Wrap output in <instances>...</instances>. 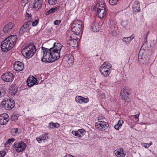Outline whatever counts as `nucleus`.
<instances>
[{
  "instance_id": "obj_50",
  "label": "nucleus",
  "mask_w": 157,
  "mask_h": 157,
  "mask_svg": "<svg viewBox=\"0 0 157 157\" xmlns=\"http://www.w3.org/2000/svg\"><path fill=\"white\" fill-rule=\"evenodd\" d=\"M37 140L39 143H41V141L42 140L41 137H37L36 139Z\"/></svg>"
},
{
  "instance_id": "obj_38",
  "label": "nucleus",
  "mask_w": 157,
  "mask_h": 157,
  "mask_svg": "<svg viewBox=\"0 0 157 157\" xmlns=\"http://www.w3.org/2000/svg\"><path fill=\"white\" fill-rule=\"evenodd\" d=\"M54 12H55V11H54L53 8H52L46 12V15H48L50 13H53Z\"/></svg>"
},
{
  "instance_id": "obj_31",
  "label": "nucleus",
  "mask_w": 157,
  "mask_h": 157,
  "mask_svg": "<svg viewBox=\"0 0 157 157\" xmlns=\"http://www.w3.org/2000/svg\"><path fill=\"white\" fill-rule=\"evenodd\" d=\"M15 141V139L13 138L9 139L4 144L5 146H6L8 144H11Z\"/></svg>"
},
{
  "instance_id": "obj_55",
  "label": "nucleus",
  "mask_w": 157,
  "mask_h": 157,
  "mask_svg": "<svg viewBox=\"0 0 157 157\" xmlns=\"http://www.w3.org/2000/svg\"><path fill=\"white\" fill-rule=\"evenodd\" d=\"M105 97V94L104 93H102L101 94V98H104Z\"/></svg>"
},
{
  "instance_id": "obj_3",
  "label": "nucleus",
  "mask_w": 157,
  "mask_h": 157,
  "mask_svg": "<svg viewBox=\"0 0 157 157\" xmlns=\"http://www.w3.org/2000/svg\"><path fill=\"white\" fill-rule=\"evenodd\" d=\"M82 23L80 20H77L74 21L71 25V30L75 34H79L82 28Z\"/></svg>"
},
{
  "instance_id": "obj_41",
  "label": "nucleus",
  "mask_w": 157,
  "mask_h": 157,
  "mask_svg": "<svg viewBox=\"0 0 157 157\" xmlns=\"http://www.w3.org/2000/svg\"><path fill=\"white\" fill-rule=\"evenodd\" d=\"M29 0H21V3L22 5H23L24 6L28 3V1Z\"/></svg>"
},
{
  "instance_id": "obj_34",
  "label": "nucleus",
  "mask_w": 157,
  "mask_h": 157,
  "mask_svg": "<svg viewBox=\"0 0 157 157\" xmlns=\"http://www.w3.org/2000/svg\"><path fill=\"white\" fill-rule=\"evenodd\" d=\"M26 31L27 29L22 26L19 30V32L20 34H23Z\"/></svg>"
},
{
  "instance_id": "obj_49",
  "label": "nucleus",
  "mask_w": 157,
  "mask_h": 157,
  "mask_svg": "<svg viewBox=\"0 0 157 157\" xmlns=\"http://www.w3.org/2000/svg\"><path fill=\"white\" fill-rule=\"evenodd\" d=\"M61 21L59 20H56L54 22V24L56 25H59Z\"/></svg>"
},
{
  "instance_id": "obj_43",
  "label": "nucleus",
  "mask_w": 157,
  "mask_h": 157,
  "mask_svg": "<svg viewBox=\"0 0 157 157\" xmlns=\"http://www.w3.org/2000/svg\"><path fill=\"white\" fill-rule=\"evenodd\" d=\"M38 23V21L37 20H35L33 21L32 23V25L33 26H34L37 25Z\"/></svg>"
},
{
  "instance_id": "obj_6",
  "label": "nucleus",
  "mask_w": 157,
  "mask_h": 157,
  "mask_svg": "<svg viewBox=\"0 0 157 157\" xmlns=\"http://www.w3.org/2000/svg\"><path fill=\"white\" fill-rule=\"evenodd\" d=\"M27 147L26 144L23 141L15 142L13 148L16 151L19 153L24 151Z\"/></svg>"
},
{
  "instance_id": "obj_8",
  "label": "nucleus",
  "mask_w": 157,
  "mask_h": 157,
  "mask_svg": "<svg viewBox=\"0 0 157 157\" xmlns=\"http://www.w3.org/2000/svg\"><path fill=\"white\" fill-rule=\"evenodd\" d=\"M129 90L126 88H124L121 92V95L123 100L125 102H129L131 101L129 96Z\"/></svg>"
},
{
  "instance_id": "obj_20",
  "label": "nucleus",
  "mask_w": 157,
  "mask_h": 157,
  "mask_svg": "<svg viewBox=\"0 0 157 157\" xmlns=\"http://www.w3.org/2000/svg\"><path fill=\"white\" fill-rule=\"evenodd\" d=\"M63 60L67 62L69 64H71L73 62V56L70 54L66 55L64 57Z\"/></svg>"
},
{
  "instance_id": "obj_10",
  "label": "nucleus",
  "mask_w": 157,
  "mask_h": 157,
  "mask_svg": "<svg viewBox=\"0 0 157 157\" xmlns=\"http://www.w3.org/2000/svg\"><path fill=\"white\" fill-rule=\"evenodd\" d=\"M147 50H144L141 49L139 51L138 54V59L144 60L143 63H145L149 60L148 57L146 55Z\"/></svg>"
},
{
  "instance_id": "obj_21",
  "label": "nucleus",
  "mask_w": 157,
  "mask_h": 157,
  "mask_svg": "<svg viewBox=\"0 0 157 157\" xmlns=\"http://www.w3.org/2000/svg\"><path fill=\"white\" fill-rule=\"evenodd\" d=\"M132 9L133 12H138L140 10V3L138 1H136L134 2Z\"/></svg>"
},
{
  "instance_id": "obj_44",
  "label": "nucleus",
  "mask_w": 157,
  "mask_h": 157,
  "mask_svg": "<svg viewBox=\"0 0 157 157\" xmlns=\"http://www.w3.org/2000/svg\"><path fill=\"white\" fill-rule=\"evenodd\" d=\"M6 154V152L4 151H1L0 152V157H4Z\"/></svg>"
},
{
  "instance_id": "obj_56",
  "label": "nucleus",
  "mask_w": 157,
  "mask_h": 157,
  "mask_svg": "<svg viewBox=\"0 0 157 157\" xmlns=\"http://www.w3.org/2000/svg\"><path fill=\"white\" fill-rule=\"evenodd\" d=\"M68 157H75L74 156L72 155H69V154L68 155Z\"/></svg>"
},
{
  "instance_id": "obj_12",
  "label": "nucleus",
  "mask_w": 157,
  "mask_h": 157,
  "mask_svg": "<svg viewBox=\"0 0 157 157\" xmlns=\"http://www.w3.org/2000/svg\"><path fill=\"white\" fill-rule=\"evenodd\" d=\"M2 79L6 82L12 81L13 79V75L11 73L8 72L4 74L2 76Z\"/></svg>"
},
{
  "instance_id": "obj_54",
  "label": "nucleus",
  "mask_w": 157,
  "mask_h": 157,
  "mask_svg": "<svg viewBox=\"0 0 157 157\" xmlns=\"http://www.w3.org/2000/svg\"><path fill=\"white\" fill-rule=\"evenodd\" d=\"M95 23H93L91 25V28L92 29V28H93L94 26H95Z\"/></svg>"
},
{
  "instance_id": "obj_35",
  "label": "nucleus",
  "mask_w": 157,
  "mask_h": 157,
  "mask_svg": "<svg viewBox=\"0 0 157 157\" xmlns=\"http://www.w3.org/2000/svg\"><path fill=\"white\" fill-rule=\"evenodd\" d=\"M41 137L42 138V140H47L48 138V134L46 133L43 134L42 135Z\"/></svg>"
},
{
  "instance_id": "obj_9",
  "label": "nucleus",
  "mask_w": 157,
  "mask_h": 157,
  "mask_svg": "<svg viewBox=\"0 0 157 157\" xmlns=\"http://www.w3.org/2000/svg\"><path fill=\"white\" fill-rule=\"evenodd\" d=\"M109 125L107 122L104 121H98L95 124V127L102 131H104L106 128Z\"/></svg>"
},
{
  "instance_id": "obj_46",
  "label": "nucleus",
  "mask_w": 157,
  "mask_h": 157,
  "mask_svg": "<svg viewBox=\"0 0 157 157\" xmlns=\"http://www.w3.org/2000/svg\"><path fill=\"white\" fill-rule=\"evenodd\" d=\"M140 114V113H139L138 114L136 115L132 116V117H134L137 120V121H139L138 117H139Z\"/></svg>"
},
{
  "instance_id": "obj_24",
  "label": "nucleus",
  "mask_w": 157,
  "mask_h": 157,
  "mask_svg": "<svg viewBox=\"0 0 157 157\" xmlns=\"http://www.w3.org/2000/svg\"><path fill=\"white\" fill-rule=\"evenodd\" d=\"M134 38L132 36H131L129 37H124L122 39L123 41L125 42L127 44H129L130 42Z\"/></svg>"
},
{
  "instance_id": "obj_53",
  "label": "nucleus",
  "mask_w": 157,
  "mask_h": 157,
  "mask_svg": "<svg viewBox=\"0 0 157 157\" xmlns=\"http://www.w3.org/2000/svg\"><path fill=\"white\" fill-rule=\"evenodd\" d=\"M26 16L27 17H28L29 18V19H31V14H29L28 13H26Z\"/></svg>"
},
{
  "instance_id": "obj_28",
  "label": "nucleus",
  "mask_w": 157,
  "mask_h": 157,
  "mask_svg": "<svg viewBox=\"0 0 157 157\" xmlns=\"http://www.w3.org/2000/svg\"><path fill=\"white\" fill-rule=\"evenodd\" d=\"M27 83L28 86L31 87L34 85L32 77H29L27 81Z\"/></svg>"
},
{
  "instance_id": "obj_23",
  "label": "nucleus",
  "mask_w": 157,
  "mask_h": 157,
  "mask_svg": "<svg viewBox=\"0 0 157 157\" xmlns=\"http://www.w3.org/2000/svg\"><path fill=\"white\" fill-rule=\"evenodd\" d=\"M17 91V88L16 85L11 86L9 89L10 93L11 95H15Z\"/></svg>"
},
{
  "instance_id": "obj_27",
  "label": "nucleus",
  "mask_w": 157,
  "mask_h": 157,
  "mask_svg": "<svg viewBox=\"0 0 157 157\" xmlns=\"http://www.w3.org/2000/svg\"><path fill=\"white\" fill-rule=\"evenodd\" d=\"M11 40L13 42H15L16 43L17 40V36L16 35H11L8 37V40Z\"/></svg>"
},
{
  "instance_id": "obj_48",
  "label": "nucleus",
  "mask_w": 157,
  "mask_h": 157,
  "mask_svg": "<svg viewBox=\"0 0 157 157\" xmlns=\"http://www.w3.org/2000/svg\"><path fill=\"white\" fill-rule=\"evenodd\" d=\"M32 80L33 82L34 85L36 84V83H37V80L36 78H34V77H32Z\"/></svg>"
},
{
  "instance_id": "obj_17",
  "label": "nucleus",
  "mask_w": 157,
  "mask_h": 157,
  "mask_svg": "<svg viewBox=\"0 0 157 157\" xmlns=\"http://www.w3.org/2000/svg\"><path fill=\"white\" fill-rule=\"evenodd\" d=\"M42 4L41 0H35L33 5V8L36 10H39L41 8Z\"/></svg>"
},
{
  "instance_id": "obj_33",
  "label": "nucleus",
  "mask_w": 157,
  "mask_h": 157,
  "mask_svg": "<svg viewBox=\"0 0 157 157\" xmlns=\"http://www.w3.org/2000/svg\"><path fill=\"white\" fill-rule=\"evenodd\" d=\"M72 133L75 136L78 138L82 137V136L79 134V132H78V130L77 131H72Z\"/></svg>"
},
{
  "instance_id": "obj_47",
  "label": "nucleus",
  "mask_w": 157,
  "mask_h": 157,
  "mask_svg": "<svg viewBox=\"0 0 157 157\" xmlns=\"http://www.w3.org/2000/svg\"><path fill=\"white\" fill-rule=\"evenodd\" d=\"M17 116L16 115H13L11 117V118L13 120H17Z\"/></svg>"
},
{
  "instance_id": "obj_30",
  "label": "nucleus",
  "mask_w": 157,
  "mask_h": 157,
  "mask_svg": "<svg viewBox=\"0 0 157 157\" xmlns=\"http://www.w3.org/2000/svg\"><path fill=\"white\" fill-rule=\"evenodd\" d=\"M109 4L111 5H117L118 2V0H108Z\"/></svg>"
},
{
  "instance_id": "obj_16",
  "label": "nucleus",
  "mask_w": 157,
  "mask_h": 157,
  "mask_svg": "<svg viewBox=\"0 0 157 157\" xmlns=\"http://www.w3.org/2000/svg\"><path fill=\"white\" fill-rule=\"evenodd\" d=\"M75 101L77 102L79 104L87 103L89 101V99L88 98H85L81 96H77L75 98Z\"/></svg>"
},
{
  "instance_id": "obj_32",
  "label": "nucleus",
  "mask_w": 157,
  "mask_h": 157,
  "mask_svg": "<svg viewBox=\"0 0 157 157\" xmlns=\"http://www.w3.org/2000/svg\"><path fill=\"white\" fill-rule=\"evenodd\" d=\"M48 3L50 5H53L56 4L57 0H48Z\"/></svg>"
},
{
  "instance_id": "obj_52",
  "label": "nucleus",
  "mask_w": 157,
  "mask_h": 157,
  "mask_svg": "<svg viewBox=\"0 0 157 157\" xmlns=\"http://www.w3.org/2000/svg\"><path fill=\"white\" fill-rule=\"evenodd\" d=\"M60 8V6H57L55 8H53L55 12L58 11V10H59Z\"/></svg>"
},
{
  "instance_id": "obj_22",
  "label": "nucleus",
  "mask_w": 157,
  "mask_h": 157,
  "mask_svg": "<svg viewBox=\"0 0 157 157\" xmlns=\"http://www.w3.org/2000/svg\"><path fill=\"white\" fill-rule=\"evenodd\" d=\"M116 155L118 157H124L125 154L124 153V150L122 148L117 149L115 151Z\"/></svg>"
},
{
  "instance_id": "obj_7",
  "label": "nucleus",
  "mask_w": 157,
  "mask_h": 157,
  "mask_svg": "<svg viewBox=\"0 0 157 157\" xmlns=\"http://www.w3.org/2000/svg\"><path fill=\"white\" fill-rule=\"evenodd\" d=\"M2 105L5 109L9 110L14 107L15 103L14 101L11 99H4L2 102Z\"/></svg>"
},
{
  "instance_id": "obj_13",
  "label": "nucleus",
  "mask_w": 157,
  "mask_h": 157,
  "mask_svg": "<svg viewBox=\"0 0 157 157\" xmlns=\"http://www.w3.org/2000/svg\"><path fill=\"white\" fill-rule=\"evenodd\" d=\"M95 10H97L98 17L100 18H103L106 14V11L103 6H100Z\"/></svg>"
},
{
  "instance_id": "obj_4",
  "label": "nucleus",
  "mask_w": 157,
  "mask_h": 157,
  "mask_svg": "<svg viewBox=\"0 0 157 157\" xmlns=\"http://www.w3.org/2000/svg\"><path fill=\"white\" fill-rule=\"evenodd\" d=\"M111 67L112 66L110 63L108 62H105L101 66L99 70L102 75L107 77L111 73Z\"/></svg>"
},
{
  "instance_id": "obj_51",
  "label": "nucleus",
  "mask_w": 157,
  "mask_h": 157,
  "mask_svg": "<svg viewBox=\"0 0 157 157\" xmlns=\"http://www.w3.org/2000/svg\"><path fill=\"white\" fill-rule=\"evenodd\" d=\"M123 123H124L123 121L122 120H119L118 123V124H120V125H121V126L122 125V124H123Z\"/></svg>"
},
{
  "instance_id": "obj_19",
  "label": "nucleus",
  "mask_w": 157,
  "mask_h": 157,
  "mask_svg": "<svg viewBox=\"0 0 157 157\" xmlns=\"http://www.w3.org/2000/svg\"><path fill=\"white\" fill-rule=\"evenodd\" d=\"M13 22H10L7 24L3 28V31L5 33H8L12 29L14 26Z\"/></svg>"
},
{
  "instance_id": "obj_40",
  "label": "nucleus",
  "mask_w": 157,
  "mask_h": 157,
  "mask_svg": "<svg viewBox=\"0 0 157 157\" xmlns=\"http://www.w3.org/2000/svg\"><path fill=\"white\" fill-rule=\"evenodd\" d=\"M6 40H7V41H8L9 43L10 44V45H12V48L13 47L14 45L15 44H16V43L14 42H13L11 40H9V39L8 40V38L6 39Z\"/></svg>"
},
{
  "instance_id": "obj_2",
  "label": "nucleus",
  "mask_w": 157,
  "mask_h": 157,
  "mask_svg": "<svg viewBox=\"0 0 157 157\" xmlns=\"http://www.w3.org/2000/svg\"><path fill=\"white\" fill-rule=\"evenodd\" d=\"M36 51L35 45L31 44L24 48L22 50L21 53L24 57L29 58L34 55Z\"/></svg>"
},
{
  "instance_id": "obj_57",
  "label": "nucleus",
  "mask_w": 157,
  "mask_h": 157,
  "mask_svg": "<svg viewBox=\"0 0 157 157\" xmlns=\"http://www.w3.org/2000/svg\"><path fill=\"white\" fill-rule=\"evenodd\" d=\"M68 155L69 154H67V155H66V156H64V157H68Z\"/></svg>"
},
{
  "instance_id": "obj_18",
  "label": "nucleus",
  "mask_w": 157,
  "mask_h": 157,
  "mask_svg": "<svg viewBox=\"0 0 157 157\" xmlns=\"http://www.w3.org/2000/svg\"><path fill=\"white\" fill-rule=\"evenodd\" d=\"M72 37L71 36H67L66 37V40L67 41V44L69 45L70 46H71L72 47H75L77 43L76 40L73 39H72Z\"/></svg>"
},
{
  "instance_id": "obj_14",
  "label": "nucleus",
  "mask_w": 157,
  "mask_h": 157,
  "mask_svg": "<svg viewBox=\"0 0 157 157\" xmlns=\"http://www.w3.org/2000/svg\"><path fill=\"white\" fill-rule=\"evenodd\" d=\"M9 120L8 115L6 113H3L0 115V124L2 125L6 124Z\"/></svg>"
},
{
  "instance_id": "obj_26",
  "label": "nucleus",
  "mask_w": 157,
  "mask_h": 157,
  "mask_svg": "<svg viewBox=\"0 0 157 157\" xmlns=\"http://www.w3.org/2000/svg\"><path fill=\"white\" fill-rule=\"evenodd\" d=\"M59 127V124L57 123H53L51 122L49 123L48 127L49 128H58Z\"/></svg>"
},
{
  "instance_id": "obj_15",
  "label": "nucleus",
  "mask_w": 157,
  "mask_h": 157,
  "mask_svg": "<svg viewBox=\"0 0 157 157\" xmlns=\"http://www.w3.org/2000/svg\"><path fill=\"white\" fill-rule=\"evenodd\" d=\"M14 69L17 71H20L23 70L24 68V64L21 62H15L13 64Z\"/></svg>"
},
{
  "instance_id": "obj_39",
  "label": "nucleus",
  "mask_w": 157,
  "mask_h": 157,
  "mask_svg": "<svg viewBox=\"0 0 157 157\" xmlns=\"http://www.w3.org/2000/svg\"><path fill=\"white\" fill-rule=\"evenodd\" d=\"M6 94V91L4 90H0V98L4 96Z\"/></svg>"
},
{
  "instance_id": "obj_37",
  "label": "nucleus",
  "mask_w": 157,
  "mask_h": 157,
  "mask_svg": "<svg viewBox=\"0 0 157 157\" xmlns=\"http://www.w3.org/2000/svg\"><path fill=\"white\" fill-rule=\"evenodd\" d=\"M91 30L94 32H97L99 30V27L97 26H94L91 29Z\"/></svg>"
},
{
  "instance_id": "obj_29",
  "label": "nucleus",
  "mask_w": 157,
  "mask_h": 157,
  "mask_svg": "<svg viewBox=\"0 0 157 157\" xmlns=\"http://www.w3.org/2000/svg\"><path fill=\"white\" fill-rule=\"evenodd\" d=\"M31 24V21H29L27 22H25L22 26L27 29L28 28L29 25H30Z\"/></svg>"
},
{
  "instance_id": "obj_25",
  "label": "nucleus",
  "mask_w": 157,
  "mask_h": 157,
  "mask_svg": "<svg viewBox=\"0 0 157 157\" xmlns=\"http://www.w3.org/2000/svg\"><path fill=\"white\" fill-rule=\"evenodd\" d=\"M10 132L13 136H16L19 134L17 128H13L11 129Z\"/></svg>"
},
{
  "instance_id": "obj_11",
  "label": "nucleus",
  "mask_w": 157,
  "mask_h": 157,
  "mask_svg": "<svg viewBox=\"0 0 157 157\" xmlns=\"http://www.w3.org/2000/svg\"><path fill=\"white\" fill-rule=\"evenodd\" d=\"M1 48L3 52H7L12 48V45H10L7 40L5 39L2 43Z\"/></svg>"
},
{
  "instance_id": "obj_5",
  "label": "nucleus",
  "mask_w": 157,
  "mask_h": 157,
  "mask_svg": "<svg viewBox=\"0 0 157 157\" xmlns=\"http://www.w3.org/2000/svg\"><path fill=\"white\" fill-rule=\"evenodd\" d=\"M42 49L43 52V56L41 59V61L43 62L48 63L54 62L53 58H52V56H51V53L50 49L42 47Z\"/></svg>"
},
{
  "instance_id": "obj_1",
  "label": "nucleus",
  "mask_w": 157,
  "mask_h": 157,
  "mask_svg": "<svg viewBox=\"0 0 157 157\" xmlns=\"http://www.w3.org/2000/svg\"><path fill=\"white\" fill-rule=\"evenodd\" d=\"M63 46L60 44L55 43L53 47L50 48L51 56L54 61L58 59L60 57V51Z\"/></svg>"
},
{
  "instance_id": "obj_45",
  "label": "nucleus",
  "mask_w": 157,
  "mask_h": 157,
  "mask_svg": "<svg viewBox=\"0 0 157 157\" xmlns=\"http://www.w3.org/2000/svg\"><path fill=\"white\" fill-rule=\"evenodd\" d=\"M146 144V145L144 146V147L146 148H147L152 144V143L151 142L149 144Z\"/></svg>"
},
{
  "instance_id": "obj_36",
  "label": "nucleus",
  "mask_w": 157,
  "mask_h": 157,
  "mask_svg": "<svg viewBox=\"0 0 157 157\" xmlns=\"http://www.w3.org/2000/svg\"><path fill=\"white\" fill-rule=\"evenodd\" d=\"M78 132H79V134H81L82 136L85 134V130L83 129H80L78 130Z\"/></svg>"
},
{
  "instance_id": "obj_42",
  "label": "nucleus",
  "mask_w": 157,
  "mask_h": 157,
  "mask_svg": "<svg viewBox=\"0 0 157 157\" xmlns=\"http://www.w3.org/2000/svg\"><path fill=\"white\" fill-rule=\"evenodd\" d=\"M121 127V125H120L117 123V124L116 125L114 126L115 128L117 130H118L119 128Z\"/></svg>"
}]
</instances>
